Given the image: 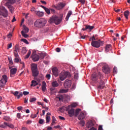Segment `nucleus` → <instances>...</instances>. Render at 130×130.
<instances>
[{"label": "nucleus", "instance_id": "c85d7f7f", "mask_svg": "<svg viewBox=\"0 0 130 130\" xmlns=\"http://www.w3.org/2000/svg\"><path fill=\"white\" fill-rule=\"evenodd\" d=\"M8 1V2L6 3H8V5H13L16 3V0H5Z\"/></svg>", "mask_w": 130, "mask_h": 130}, {"label": "nucleus", "instance_id": "4d7b16f0", "mask_svg": "<svg viewBox=\"0 0 130 130\" xmlns=\"http://www.w3.org/2000/svg\"><path fill=\"white\" fill-rule=\"evenodd\" d=\"M54 128H55V129L59 128L61 129V126H60V125H55V126H54Z\"/></svg>", "mask_w": 130, "mask_h": 130}, {"label": "nucleus", "instance_id": "bf43d9fd", "mask_svg": "<svg viewBox=\"0 0 130 130\" xmlns=\"http://www.w3.org/2000/svg\"><path fill=\"white\" fill-rule=\"evenodd\" d=\"M23 95H29V92L28 91H23Z\"/></svg>", "mask_w": 130, "mask_h": 130}, {"label": "nucleus", "instance_id": "4468645a", "mask_svg": "<svg viewBox=\"0 0 130 130\" xmlns=\"http://www.w3.org/2000/svg\"><path fill=\"white\" fill-rule=\"evenodd\" d=\"M102 70L105 74H109V73H110V69H109V67L107 66L103 67Z\"/></svg>", "mask_w": 130, "mask_h": 130}, {"label": "nucleus", "instance_id": "338daca9", "mask_svg": "<svg viewBox=\"0 0 130 130\" xmlns=\"http://www.w3.org/2000/svg\"><path fill=\"white\" fill-rule=\"evenodd\" d=\"M12 34H11V33H10L9 34H8V35H7L8 38H12Z\"/></svg>", "mask_w": 130, "mask_h": 130}, {"label": "nucleus", "instance_id": "a19ab883", "mask_svg": "<svg viewBox=\"0 0 130 130\" xmlns=\"http://www.w3.org/2000/svg\"><path fill=\"white\" fill-rule=\"evenodd\" d=\"M37 99L36 98H31L29 99V102H35V101H36Z\"/></svg>", "mask_w": 130, "mask_h": 130}, {"label": "nucleus", "instance_id": "c756f323", "mask_svg": "<svg viewBox=\"0 0 130 130\" xmlns=\"http://www.w3.org/2000/svg\"><path fill=\"white\" fill-rule=\"evenodd\" d=\"M38 85V82L35 80H32L31 81V86H33L34 87H35V86H37Z\"/></svg>", "mask_w": 130, "mask_h": 130}, {"label": "nucleus", "instance_id": "58836bf2", "mask_svg": "<svg viewBox=\"0 0 130 130\" xmlns=\"http://www.w3.org/2000/svg\"><path fill=\"white\" fill-rule=\"evenodd\" d=\"M31 55V50H29L27 54V55L25 56V58H29V56Z\"/></svg>", "mask_w": 130, "mask_h": 130}, {"label": "nucleus", "instance_id": "20e7f679", "mask_svg": "<svg viewBox=\"0 0 130 130\" xmlns=\"http://www.w3.org/2000/svg\"><path fill=\"white\" fill-rule=\"evenodd\" d=\"M7 82H8V77L6 75L2 76V78L0 80V87H5Z\"/></svg>", "mask_w": 130, "mask_h": 130}, {"label": "nucleus", "instance_id": "7c9ffc66", "mask_svg": "<svg viewBox=\"0 0 130 130\" xmlns=\"http://www.w3.org/2000/svg\"><path fill=\"white\" fill-rule=\"evenodd\" d=\"M50 121V116L49 115H47L46 116V123H48Z\"/></svg>", "mask_w": 130, "mask_h": 130}, {"label": "nucleus", "instance_id": "473e14b6", "mask_svg": "<svg viewBox=\"0 0 130 130\" xmlns=\"http://www.w3.org/2000/svg\"><path fill=\"white\" fill-rule=\"evenodd\" d=\"M64 110H67V107H62L59 109V111L61 113H63L64 112Z\"/></svg>", "mask_w": 130, "mask_h": 130}, {"label": "nucleus", "instance_id": "de8ad7c7", "mask_svg": "<svg viewBox=\"0 0 130 130\" xmlns=\"http://www.w3.org/2000/svg\"><path fill=\"white\" fill-rule=\"evenodd\" d=\"M13 95H14V96H15V97H17V98L18 99V96L19 95V91H15L13 92Z\"/></svg>", "mask_w": 130, "mask_h": 130}, {"label": "nucleus", "instance_id": "f3484780", "mask_svg": "<svg viewBox=\"0 0 130 130\" xmlns=\"http://www.w3.org/2000/svg\"><path fill=\"white\" fill-rule=\"evenodd\" d=\"M93 126H94V123H93V121L91 120L87 122V123H86V127H87V128H90L91 127Z\"/></svg>", "mask_w": 130, "mask_h": 130}, {"label": "nucleus", "instance_id": "ddd939ff", "mask_svg": "<svg viewBox=\"0 0 130 130\" xmlns=\"http://www.w3.org/2000/svg\"><path fill=\"white\" fill-rule=\"evenodd\" d=\"M17 68H12L10 70V77H11V78H13V77H14L15 76V75H16V73H17Z\"/></svg>", "mask_w": 130, "mask_h": 130}, {"label": "nucleus", "instance_id": "864d4df0", "mask_svg": "<svg viewBox=\"0 0 130 130\" xmlns=\"http://www.w3.org/2000/svg\"><path fill=\"white\" fill-rule=\"evenodd\" d=\"M44 122V120L43 119H40V120H39V123H40V124H42Z\"/></svg>", "mask_w": 130, "mask_h": 130}, {"label": "nucleus", "instance_id": "3c124183", "mask_svg": "<svg viewBox=\"0 0 130 130\" xmlns=\"http://www.w3.org/2000/svg\"><path fill=\"white\" fill-rule=\"evenodd\" d=\"M13 52L15 57H19V54H18V52L14 51Z\"/></svg>", "mask_w": 130, "mask_h": 130}, {"label": "nucleus", "instance_id": "13d9d810", "mask_svg": "<svg viewBox=\"0 0 130 130\" xmlns=\"http://www.w3.org/2000/svg\"><path fill=\"white\" fill-rule=\"evenodd\" d=\"M37 117V115H30V118L31 119H35Z\"/></svg>", "mask_w": 130, "mask_h": 130}, {"label": "nucleus", "instance_id": "09e8293b", "mask_svg": "<svg viewBox=\"0 0 130 130\" xmlns=\"http://www.w3.org/2000/svg\"><path fill=\"white\" fill-rule=\"evenodd\" d=\"M24 30L25 31V33H28L29 32V28L26 26L24 27Z\"/></svg>", "mask_w": 130, "mask_h": 130}, {"label": "nucleus", "instance_id": "2eb2a0df", "mask_svg": "<svg viewBox=\"0 0 130 130\" xmlns=\"http://www.w3.org/2000/svg\"><path fill=\"white\" fill-rule=\"evenodd\" d=\"M52 72L53 73V75L55 77H57L58 76V69L56 68H53L52 70Z\"/></svg>", "mask_w": 130, "mask_h": 130}, {"label": "nucleus", "instance_id": "dca6fc26", "mask_svg": "<svg viewBox=\"0 0 130 130\" xmlns=\"http://www.w3.org/2000/svg\"><path fill=\"white\" fill-rule=\"evenodd\" d=\"M77 106H78V104H77V103H73L72 104L69 105L67 107V110H69V109H70V108L77 107Z\"/></svg>", "mask_w": 130, "mask_h": 130}, {"label": "nucleus", "instance_id": "a211bd4d", "mask_svg": "<svg viewBox=\"0 0 130 130\" xmlns=\"http://www.w3.org/2000/svg\"><path fill=\"white\" fill-rule=\"evenodd\" d=\"M46 82L45 81H43L42 82V90L43 92H45L46 91Z\"/></svg>", "mask_w": 130, "mask_h": 130}, {"label": "nucleus", "instance_id": "a18cd8bd", "mask_svg": "<svg viewBox=\"0 0 130 130\" xmlns=\"http://www.w3.org/2000/svg\"><path fill=\"white\" fill-rule=\"evenodd\" d=\"M45 12L47 13V14H48V15H50V9H48V8H46L45 10Z\"/></svg>", "mask_w": 130, "mask_h": 130}, {"label": "nucleus", "instance_id": "774afa93", "mask_svg": "<svg viewBox=\"0 0 130 130\" xmlns=\"http://www.w3.org/2000/svg\"><path fill=\"white\" fill-rule=\"evenodd\" d=\"M56 52H60V48H57L56 49Z\"/></svg>", "mask_w": 130, "mask_h": 130}, {"label": "nucleus", "instance_id": "9b49d317", "mask_svg": "<svg viewBox=\"0 0 130 130\" xmlns=\"http://www.w3.org/2000/svg\"><path fill=\"white\" fill-rule=\"evenodd\" d=\"M1 9L2 11H3V13L2 14L3 17L7 18L9 16V13L8 12V10L5 8V7H1Z\"/></svg>", "mask_w": 130, "mask_h": 130}, {"label": "nucleus", "instance_id": "e2e57ef3", "mask_svg": "<svg viewBox=\"0 0 130 130\" xmlns=\"http://www.w3.org/2000/svg\"><path fill=\"white\" fill-rule=\"evenodd\" d=\"M12 48V43H10V44L8 45V48L7 49H10V48Z\"/></svg>", "mask_w": 130, "mask_h": 130}, {"label": "nucleus", "instance_id": "8fccbe9b", "mask_svg": "<svg viewBox=\"0 0 130 130\" xmlns=\"http://www.w3.org/2000/svg\"><path fill=\"white\" fill-rule=\"evenodd\" d=\"M46 78L47 79V80H50V78H51V75L50 74H48L46 75Z\"/></svg>", "mask_w": 130, "mask_h": 130}, {"label": "nucleus", "instance_id": "ea45409f", "mask_svg": "<svg viewBox=\"0 0 130 130\" xmlns=\"http://www.w3.org/2000/svg\"><path fill=\"white\" fill-rule=\"evenodd\" d=\"M8 60H9V64H10V66H12V64H13V59H12V57H9Z\"/></svg>", "mask_w": 130, "mask_h": 130}, {"label": "nucleus", "instance_id": "79ce46f5", "mask_svg": "<svg viewBox=\"0 0 130 130\" xmlns=\"http://www.w3.org/2000/svg\"><path fill=\"white\" fill-rule=\"evenodd\" d=\"M79 124H80L81 126H84V125H85V121H84V120L79 121Z\"/></svg>", "mask_w": 130, "mask_h": 130}, {"label": "nucleus", "instance_id": "72a5a7b5", "mask_svg": "<svg viewBox=\"0 0 130 130\" xmlns=\"http://www.w3.org/2000/svg\"><path fill=\"white\" fill-rule=\"evenodd\" d=\"M45 55L46 54L45 53H40V58H41V59H43V58H44V57H45Z\"/></svg>", "mask_w": 130, "mask_h": 130}, {"label": "nucleus", "instance_id": "a878e982", "mask_svg": "<svg viewBox=\"0 0 130 130\" xmlns=\"http://www.w3.org/2000/svg\"><path fill=\"white\" fill-rule=\"evenodd\" d=\"M36 13L39 17H43L44 15L43 12L40 11H36Z\"/></svg>", "mask_w": 130, "mask_h": 130}, {"label": "nucleus", "instance_id": "0e129e2a", "mask_svg": "<svg viewBox=\"0 0 130 130\" xmlns=\"http://www.w3.org/2000/svg\"><path fill=\"white\" fill-rule=\"evenodd\" d=\"M80 3L82 5H85V0H79Z\"/></svg>", "mask_w": 130, "mask_h": 130}, {"label": "nucleus", "instance_id": "c03bdc74", "mask_svg": "<svg viewBox=\"0 0 130 130\" xmlns=\"http://www.w3.org/2000/svg\"><path fill=\"white\" fill-rule=\"evenodd\" d=\"M19 50H20V48L18 46H16L14 51L18 52V51H19Z\"/></svg>", "mask_w": 130, "mask_h": 130}, {"label": "nucleus", "instance_id": "f257e3e1", "mask_svg": "<svg viewBox=\"0 0 130 130\" xmlns=\"http://www.w3.org/2000/svg\"><path fill=\"white\" fill-rule=\"evenodd\" d=\"M47 21L44 18L37 19L34 23L35 27L37 28H43L46 25Z\"/></svg>", "mask_w": 130, "mask_h": 130}, {"label": "nucleus", "instance_id": "6e6d98bb", "mask_svg": "<svg viewBox=\"0 0 130 130\" xmlns=\"http://www.w3.org/2000/svg\"><path fill=\"white\" fill-rule=\"evenodd\" d=\"M113 73L114 74H117V68L116 67L113 69Z\"/></svg>", "mask_w": 130, "mask_h": 130}, {"label": "nucleus", "instance_id": "b1692460", "mask_svg": "<svg viewBox=\"0 0 130 130\" xmlns=\"http://www.w3.org/2000/svg\"><path fill=\"white\" fill-rule=\"evenodd\" d=\"M67 111H68L69 114H74V113L75 112V110L73 108H70V109L66 110Z\"/></svg>", "mask_w": 130, "mask_h": 130}, {"label": "nucleus", "instance_id": "bb28decb", "mask_svg": "<svg viewBox=\"0 0 130 130\" xmlns=\"http://www.w3.org/2000/svg\"><path fill=\"white\" fill-rule=\"evenodd\" d=\"M86 117L85 115L81 114V115H79V116H78V119L79 120H81L82 119H84Z\"/></svg>", "mask_w": 130, "mask_h": 130}, {"label": "nucleus", "instance_id": "6ab92c4d", "mask_svg": "<svg viewBox=\"0 0 130 130\" xmlns=\"http://www.w3.org/2000/svg\"><path fill=\"white\" fill-rule=\"evenodd\" d=\"M104 87H105V85L104 84V81L101 80L100 85L98 87V89H103V88H104Z\"/></svg>", "mask_w": 130, "mask_h": 130}, {"label": "nucleus", "instance_id": "4c0bfd02", "mask_svg": "<svg viewBox=\"0 0 130 130\" xmlns=\"http://www.w3.org/2000/svg\"><path fill=\"white\" fill-rule=\"evenodd\" d=\"M26 52H27V49L26 48V47H23L22 48V53L25 54H26Z\"/></svg>", "mask_w": 130, "mask_h": 130}, {"label": "nucleus", "instance_id": "603ef678", "mask_svg": "<svg viewBox=\"0 0 130 130\" xmlns=\"http://www.w3.org/2000/svg\"><path fill=\"white\" fill-rule=\"evenodd\" d=\"M74 79L78 80L79 79V74L76 73L74 75Z\"/></svg>", "mask_w": 130, "mask_h": 130}, {"label": "nucleus", "instance_id": "f704fd0d", "mask_svg": "<svg viewBox=\"0 0 130 130\" xmlns=\"http://www.w3.org/2000/svg\"><path fill=\"white\" fill-rule=\"evenodd\" d=\"M86 29H87V30H89V31H91L93 30V29H94V26L91 25H86Z\"/></svg>", "mask_w": 130, "mask_h": 130}, {"label": "nucleus", "instance_id": "39448f33", "mask_svg": "<svg viewBox=\"0 0 130 130\" xmlns=\"http://www.w3.org/2000/svg\"><path fill=\"white\" fill-rule=\"evenodd\" d=\"M7 127L11 129L14 128V125L12 124L8 123L7 122H4L3 124H0V127L3 128H7Z\"/></svg>", "mask_w": 130, "mask_h": 130}, {"label": "nucleus", "instance_id": "5701e85b", "mask_svg": "<svg viewBox=\"0 0 130 130\" xmlns=\"http://www.w3.org/2000/svg\"><path fill=\"white\" fill-rule=\"evenodd\" d=\"M52 86L54 87H58V86H59V84H58L57 81H54L52 82Z\"/></svg>", "mask_w": 130, "mask_h": 130}, {"label": "nucleus", "instance_id": "680f3d73", "mask_svg": "<svg viewBox=\"0 0 130 130\" xmlns=\"http://www.w3.org/2000/svg\"><path fill=\"white\" fill-rule=\"evenodd\" d=\"M80 111H81V109H77L76 110V114H78L79 113V112H80Z\"/></svg>", "mask_w": 130, "mask_h": 130}, {"label": "nucleus", "instance_id": "69168bd1", "mask_svg": "<svg viewBox=\"0 0 130 130\" xmlns=\"http://www.w3.org/2000/svg\"><path fill=\"white\" fill-rule=\"evenodd\" d=\"M31 123V121L30 120H28L27 121H26V124H30Z\"/></svg>", "mask_w": 130, "mask_h": 130}, {"label": "nucleus", "instance_id": "393cba45", "mask_svg": "<svg viewBox=\"0 0 130 130\" xmlns=\"http://www.w3.org/2000/svg\"><path fill=\"white\" fill-rule=\"evenodd\" d=\"M92 80L94 82H96V81H97V80H98V77H97V75L96 74H94L92 75Z\"/></svg>", "mask_w": 130, "mask_h": 130}, {"label": "nucleus", "instance_id": "e433bc0d", "mask_svg": "<svg viewBox=\"0 0 130 130\" xmlns=\"http://www.w3.org/2000/svg\"><path fill=\"white\" fill-rule=\"evenodd\" d=\"M66 5L64 4L60 3L58 5V7H59V9L60 10V9H62Z\"/></svg>", "mask_w": 130, "mask_h": 130}, {"label": "nucleus", "instance_id": "49530a36", "mask_svg": "<svg viewBox=\"0 0 130 130\" xmlns=\"http://www.w3.org/2000/svg\"><path fill=\"white\" fill-rule=\"evenodd\" d=\"M57 98H58L59 101H60V100H62L63 99V96L62 95H60L59 96L58 95Z\"/></svg>", "mask_w": 130, "mask_h": 130}, {"label": "nucleus", "instance_id": "6e6552de", "mask_svg": "<svg viewBox=\"0 0 130 130\" xmlns=\"http://www.w3.org/2000/svg\"><path fill=\"white\" fill-rule=\"evenodd\" d=\"M14 61L16 63L20 62L21 64H22V68L25 69V63L21 60V58H20V57H15L14 59Z\"/></svg>", "mask_w": 130, "mask_h": 130}, {"label": "nucleus", "instance_id": "7ed1b4c3", "mask_svg": "<svg viewBox=\"0 0 130 130\" xmlns=\"http://www.w3.org/2000/svg\"><path fill=\"white\" fill-rule=\"evenodd\" d=\"M31 71L34 77H37L39 74L38 69H37V64L33 63L31 65Z\"/></svg>", "mask_w": 130, "mask_h": 130}, {"label": "nucleus", "instance_id": "423d86ee", "mask_svg": "<svg viewBox=\"0 0 130 130\" xmlns=\"http://www.w3.org/2000/svg\"><path fill=\"white\" fill-rule=\"evenodd\" d=\"M69 76H70V73L68 72H61L59 75V79L60 81H64Z\"/></svg>", "mask_w": 130, "mask_h": 130}, {"label": "nucleus", "instance_id": "2f4dec72", "mask_svg": "<svg viewBox=\"0 0 130 130\" xmlns=\"http://www.w3.org/2000/svg\"><path fill=\"white\" fill-rule=\"evenodd\" d=\"M3 119L6 121H11V118L9 117V116H4L3 117Z\"/></svg>", "mask_w": 130, "mask_h": 130}, {"label": "nucleus", "instance_id": "cd10ccee", "mask_svg": "<svg viewBox=\"0 0 130 130\" xmlns=\"http://www.w3.org/2000/svg\"><path fill=\"white\" fill-rule=\"evenodd\" d=\"M128 15H129V11H126L124 12V16L126 19H128Z\"/></svg>", "mask_w": 130, "mask_h": 130}, {"label": "nucleus", "instance_id": "aec40b11", "mask_svg": "<svg viewBox=\"0 0 130 130\" xmlns=\"http://www.w3.org/2000/svg\"><path fill=\"white\" fill-rule=\"evenodd\" d=\"M69 92V89H60L58 91V93H61V94H63V93H68Z\"/></svg>", "mask_w": 130, "mask_h": 130}, {"label": "nucleus", "instance_id": "1a4fd4ad", "mask_svg": "<svg viewBox=\"0 0 130 130\" xmlns=\"http://www.w3.org/2000/svg\"><path fill=\"white\" fill-rule=\"evenodd\" d=\"M31 58L33 61H38L39 60V55L36 54V51H34L31 55Z\"/></svg>", "mask_w": 130, "mask_h": 130}, {"label": "nucleus", "instance_id": "5fc2aeb1", "mask_svg": "<svg viewBox=\"0 0 130 130\" xmlns=\"http://www.w3.org/2000/svg\"><path fill=\"white\" fill-rule=\"evenodd\" d=\"M23 96V92H21L18 95L17 99H20V97H22Z\"/></svg>", "mask_w": 130, "mask_h": 130}, {"label": "nucleus", "instance_id": "412c9836", "mask_svg": "<svg viewBox=\"0 0 130 130\" xmlns=\"http://www.w3.org/2000/svg\"><path fill=\"white\" fill-rule=\"evenodd\" d=\"M73 14V12H72V11H69L67 14V15L66 16V19L67 20V21L69 20V19L70 18V17H71V15H72Z\"/></svg>", "mask_w": 130, "mask_h": 130}, {"label": "nucleus", "instance_id": "052dcab7", "mask_svg": "<svg viewBox=\"0 0 130 130\" xmlns=\"http://www.w3.org/2000/svg\"><path fill=\"white\" fill-rule=\"evenodd\" d=\"M59 119L61 120H65L66 118H64V117H63L59 116Z\"/></svg>", "mask_w": 130, "mask_h": 130}, {"label": "nucleus", "instance_id": "0eeeda50", "mask_svg": "<svg viewBox=\"0 0 130 130\" xmlns=\"http://www.w3.org/2000/svg\"><path fill=\"white\" fill-rule=\"evenodd\" d=\"M91 46L95 48H99L101 46V42L99 41H92L91 43Z\"/></svg>", "mask_w": 130, "mask_h": 130}, {"label": "nucleus", "instance_id": "9d476101", "mask_svg": "<svg viewBox=\"0 0 130 130\" xmlns=\"http://www.w3.org/2000/svg\"><path fill=\"white\" fill-rule=\"evenodd\" d=\"M63 85L64 88H71V86H72V81L67 79L63 83Z\"/></svg>", "mask_w": 130, "mask_h": 130}, {"label": "nucleus", "instance_id": "c9c22d12", "mask_svg": "<svg viewBox=\"0 0 130 130\" xmlns=\"http://www.w3.org/2000/svg\"><path fill=\"white\" fill-rule=\"evenodd\" d=\"M21 35H22V36L24 37V38H27V37L29 36L28 35L26 34V33L25 32V31H24V30L21 31Z\"/></svg>", "mask_w": 130, "mask_h": 130}, {"label": "nucleus", "instance_id": "4be33fe9", "mask_svg": "<svg viewBox=\"0 0 130 130\" xmlns=\"http://www.w3.org/2000/svg\"><path fill=\"white\" fill-rule=\"evenodd\" d=\"M111 49V45H107L105 47V51L108 52Z\"/></svg>", "mask_w": 130, "mask_h": 130}, {"label": "nucleus", "instance_id": "f8f14e48", "mask_svg": "<svg viewBox=\"0 0 130 130\" xmlns=\"http://www.w3.org/2000/svg\"><path fill=\"white\" fill-rule=\"evenodd\" d=\"M12 4H9V3H6L5 5L6 7H7L11 13H14V7L11 5Z\"/></svg>", "mask_w": 130, "mask_h": 130}, {"label": "nucleus", "instance_id": "f03ea898", "mask_svg": "<svg viewBox=\"0 0 130 130\" xmlns=\"http://www.w3.org/2000/svg\"><path fill=\"white\" fill-rule=\"evenodd\" d=\"M61 18H59L56 16H53L50 19V23H54L55 25H59L61 22Z\"/></svg>", "mask_w": 130, "mask_h": 130}, {"label": "nucleus", "instance_id": "37998d69", "mask_svg": "<svg viewBox=\"0 0 130 130\" xmlns=\"http://www.w3.org/2000/svg\"><path fill=\"white\" fill-rule=\"evenodd\" d=\"M21 41L25 43V44H29V42H28V41L25 39H22Z\"/></svg>", "mask_w": 130, "mask_h": 130}]
</instances>
